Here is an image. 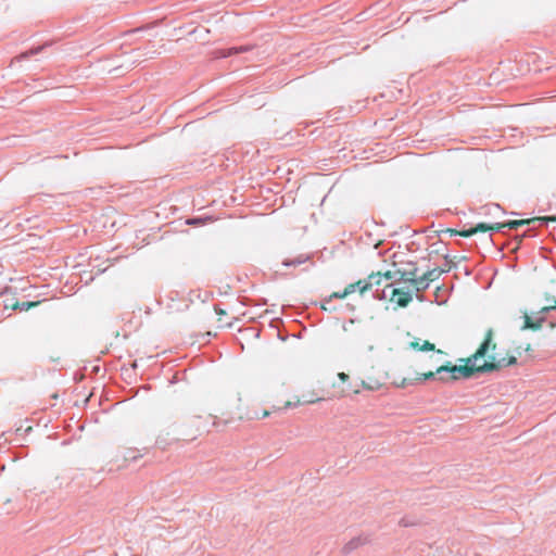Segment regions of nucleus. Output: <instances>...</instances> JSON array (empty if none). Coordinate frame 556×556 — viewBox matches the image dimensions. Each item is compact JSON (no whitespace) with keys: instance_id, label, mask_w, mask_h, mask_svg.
Returning <instances> with one entry per match:
<instances>
[{"instance_id":"nucleus-10","label":"nucleus","mask_w":556,"mask_h":556,"mask_svg":"<svg viewBox=\"0 0 556 556\" xmlns=\"http://www.w3.org/2000/svg\"><path fill=\"white\" fill-rule=\"evenodd\" d=\"M488 230H495L496 231V224L495 225H488V224H483V223H480L478 224L476 227L473 228H470V229H467V230H462L459 232H457L459 236L462 237H471L472 235L477 233L478 231H488Z\"/></svg>"},{"instance_id":"nucleus-3","label":"nucleus","mask_w":556,"mask_h":556,"mask_svg":"<svg viewBox=\"0 0 556 556\" xmlns=\"http://www.w3.org/2000/svg\"><path fill=\"white\" fill-rule=\"evenodd\" d=\"M488 361H485L482 365L479 366V370L482 372H491L494 370H498L503 367H507L510 365H515L517 363V358L515 356H510L508 358L497 357L495 354H486Z\"/></svg>"},{"instance_id":"nucleus-9","label":"nucleus","mask_w":556,"mask_h":556,"mask_svg":"<svg viewBox=\"0 0 556 556\" xmlns=\"http://www.w3.org/2000/svg\"><path fill=\"white\" fill-rule=\"evenodd\" d=\"M407 271H402L400 269L396 270H388L382 274V280H391L392 282L387 285V287H392L393 283L405 281Z\"/></svg>"},{"instance_id":"nucleus-28","label":"nucleus","mask_w":556,"mask_h":556,"mask_svg":"<svg viewBox=\"0 0 556 556\" xmlns=\"http://www.w3.org/2000/svg\"><path fill=\"white\" fill-rule=\"evenodd\" d=\"M545 300L547 302V305H551V304H553V301H556V299L551 298V296H546Z\"/></svg>"},{"instance_id":"nucleus-11","label":"nucleus","mask_w":556,"mask_h":556,"mask_svg":"<svg viewBox=\"0 0 556 556\" xmlns=\"http://www.w3.org/2000/svg\"><path fill=\"white\" fill-rule=\"evenodd\" d=\"M357 291V288L354 283L348 285L342 292H333L328 299H325V302L328 303L332 299H345L348 295Z\"/></svg>"},{"instance_id":"nucleus-14","label":"nucleus","mask_w":556,"mask_h":556,"mask_svg":"<svg viewBox=\"0 0 556 556\" xmlns=\"http://www.w3.org/2000/svg\"><path fill=\"white\" fill-rule=\"evenodd\" d=\"M306 260H307L306 257L301 255L293 260L287 258L282 262V264L285 266H296V265L303 264L304 262H306Z\"/></svg>"},{"instance_id":"nucleus-17","label":"nucleus","mask_w":556,"mask_h":556,"mask_svg":"<svg viewBox=\"0 0 556 556\" xmlns=\"http://www.w3.org/2000/svg\"><path fill=\"white\" fill-rule=\"evenodd\" d=\"M35 305H37L36 302H23L21 304H16L14 306V309L18 308L20 311H27V309H29L30 307H33Z\"/></svg>"},{"instance_id":"nucleus-23","label":"nucleus","mask_w":556,"mask_h":556,"mask_svg":"<svg viewBox=\"0 0 556 556\" xmlns=\"http://www.w3.org/2000/svg\"><path fill=\"white\" fill-rule=\"evenodd\" d=\"M220 425H227V421H222L219 418L215 417L214 420H213V426L214 427H219Z\"/></svg>"},{"instance_id":"nucleus-15","label":"nucleus","mask_w":556,"mask_h":556,"mask_svg":"<svg viewBox=\"0 0 556 556\" xmlns=\"http://www.w3.org/2000/svg\"><path fill=\"white\" fill-rule=\"evenodd\" d=\"M435 377L438 378L437 370L435 371H429V372H425V374L419 375L416 378V381H417V383H420V382H424L426 380L435 379Z\"/></svg>"},{"instance_id":"nucleus-12","label":"nucleus","mask_w":556,"mask_h":556,"mask_svg":"<svg viewBox=\"0 0 556 556\" xmlns=\"http://www.w3.org/2000/svg\"><path fill=\"white\" fill-rule=\"evenodd\" d=\"M410 346L414 350H418V351H433L434 350V344L430 343L429 341H424L421 344L419 341H414L410 343Z\"/></svg>"},{"instance_id":"nucleus-26","label":"nucleus","mask_w":556,"mask_h":556,"mask_svg":"<svg viewBox=\"0 0 556 556\" xmlns=\"http://www.w3.org/2000/svg\"><path fill=\"white\" fill-rule=\"evenodd\" d=\"M323 399L318 397V399H311V400H305L303 401L304 404H313V403H316L318 401H321Z\"/></svg>"},{"instance_id":"nucleus-25","label":"nucleus","mask_w":556,"mask_h":556,"mask_svg":"<svg viewBox=\"0 0 556 556\" xmlns=\"http://www.w3.org/2000/svg\"><path fill=\"white\" fill-rule=\"evenodd\" d=\"M338 377L343 382H345L349 379V375H346L345 372H339Z\"/></svg>"},{"instance_id":"nucleus-5","label":"nucleus","mask_w":556,"mask_h":556,"mask_svg":"<svg viewBox=\"0 0 556 556\" xmlns=\"http://www.w3.org/2000/svg\"><path fill=\"white\" fill-rule=\"evenodd\" d=\"M416 273H417L416 267H414L412 270H408L405 281L410 282L417 292L425 291L426 289H428L430 283L427 281V279L424 276L416 277Z\"/></svg>"},{"instance_id":"nucleus-27","label":"nucleus","mask_w":556,"mask_h":556,"mask_svg":"<svg viewBox=\"0 0 556 556\" xmlns=\"http://www.w3.org/2000/svg\"><path fill=\"white\" fill-rule=\"evenodd\" d=\"M270 415V413L268 410H263L262 415L261 416H257L256 418H266Z\"/></svg>"},{"instance_id":"nucleus-1","label":"nucleus","mask_w":556,"mask_h":556,"mask_svg":"<svg viewBox=\"0 0 556 556\" xmlns=\"http://www.w3.org/2000/svg\"><path fill=\"white\" fill-rule=\"evenodd\" d=\"M494 331L492 328L488 329L484 340L471 356L460 359L465 362V365H442L437 368L438 380L442 382H448L458 380L459 378H469L475 372H481L478 368L480 365H477V361L479 358L485 357L490 350L494 351L496 349V343L493 341Z\"/></svg>"},{"instance_id":"nucleus-6","label":"nucleus","mask_w":556,"mask_h":556,"mask_svg":"<svg viewBox=\"0 0 556 556\" xmlns=\"http://www.w3.org/2000/svg\"><path fill=\"white\" fill-rule=\"evenodd\" d=\"M391 300L396 302V304L401 307H406L409 302L413 300L412 293L409 291H403L401 289H392Z\"/></svg>"},{"instance_id":"nucleus-24","label":"nucleus","mask_w":556,"mask_h":556,"mask_svg":"<svg viewBox=\"0 0 556 556\" xmlns=\"http://www.w3.org/2000/svg\"><path fill=\"white\" fill-rule=\"evenodd\" d=\"M545 315V314H542ZM545 321V316L539 317L535 321H533L534 325H540V328L542 327V324Z\"/></svg>"},{"instance_id":"nucleus-18","label":"nucleus","mask_w":556,"mask_h":556,"mask_svg":"<svg viewBox=\"0 0 556 556\" xmlns=\"http://www.w3.org/2000/svg\"><path fill=\"white\" fill-rule=\"evenodd\" d=\"M416 383H417L416 378L415 379L403 378L402 381L400 383H397L396 386L399 388H406L407 386H413Z\"/></svg>"},{"instance_id":"nucleus-13","label":"nucleus","mask_w":556,"mask_h":556,"mask_svg":"<svg viewBox=\"0 0 556 556\" xmlns=\"http://www.w3.org/2000/svg\"><path fill=\"white\" fill-rule=\"evenodd\" d=\"M444 270L439 268H433L425 273L422 276L427 279V281L430 283L431 281L437 280Z\"/></svg>"},{"instance_id":"nucleus-16","label":"nucleus","mask_w":556,"mask_h":556,"mask_svg":"<svg viewBox=\"0 0 556 556\" xmlns=\"http://www.w3.org/2000/svg\"><path fill=\"white\" fill-rule=\"evenodd\" d=\"M522 329L539 330L540 329V325H534L533 320L531 319V317L528 316V315H525V325H523Z\"/></svg>"},{"instance_id":"nucleus-22","label":"nucleus","mask_w":556,"mask_h":556,"mask_svg":"<svg viewBox=\"0 0 556 556\" xmlns=\"http://www.w3.org/2000/svg\"><path fill=\"white\" fill-rule=\"evenodd\" d=\"M155 443H156V445H157L159 447H161V448H163V450H164V448L166 447V445H167V443L165 442V440H163L161 437H159V438L156 439V442H155Z\"/></svg>"},{"instance_id":"nucleus-7","label":"nucleus","mask_w":556,"mask_h":556,"mask_svg":"<svg viewBox=\"0 0 556 556\" xmlns=\"http://www.w3.org/2000/svg\"><path fill=\"white\" fill-rule=\"evenodd\" d=\"M250 50H251V46L232 47V48H227V49H218L214 52V55L217 59H225V58L231 56L233 54L248 52Z\"/></svg>"},{"instance_id":"nucleus-29","label":"nucleus","mask_w":556,"mask_h":556,"mask_svg":"<svg viewBox=\"0 0 556 556\" xmlns=\"http://www.w3.org/2000/svg\"><path fill=\"white\" fill-rule=\"evenodd\" d=\"M377 298H379V299H384V298H386L384 291L382 292V295H381V296L377 295Z\"/></svg>"},{"instance_id":"nucleus-20","label":"nucleus","mask_w":556,"mask_h":556,"mask_svg":"<svg viewBox=\"0 0 556 556\" xmlns=\"http://www.w3.org/2000/svg\"><path fill=\"white\" fill-rule=\"evenodd\" d=\"M555 309H556V301H553V304L543 306L540 309V314H547V313H549L552 311H555Z\"/></svg>"},{"instance_id":"nucleus-21","label":"nucleus","mask_w":556,"mask_h":556,"mask_svg":"<svg viewBox=\"0 0 556 556\" xmlns=\"http://www.w3.org/2000/svg\"><path fill=\"white\" fill-rule=\"evenodd\" d=\"M299 404H300L299 400H296L295 402L288 401V402L285 403V405H283V407L281 409L293 408V407H296Z\"/></svg>"},{"instance_id":"nucleus-4","label":"nucleus","mask_w":556,"mask_h":556,"mask_svg":"<svg viewBox=\"0 0 556 556\" xmlns=\"http://www.w3.org/2000/svg\"><path fill=\"white\" fill-rule=\"evenodd\" d=\"M382 282V274L381 273H372L366 279H361L355 282L357 291L361 294H364L366 291L371 290L374 287H377L376 292L379 291L378 287Z\"/></svg>"},{"instance_id":"nucleus-19","label":"nucleus","mask_w":556,"mask_h":556,"mask_svg":"<svg viewBox=\"0 0 556 556\" xmlns=\"http://www.w3.org/2000/svg\"><path fill=\"white\" fill-rule=\"evenodd\" d=\"M362 387L369 391H376L380 388V384L378 382L375 383H367L365 381H362Z\"/></svg>"},{"instance_id":"nucleus-2","label":"nucleus","mask_w":556,"mask_h":556,"mask_svg":"<svg viewBox=\"0 0 556 556\" xmlns=\"http://www.w3.org/2000/svg\"><path fill=\"white\" fill-rule=\"evenodd\" d=\"M549 220H556L554 217H533V218H527V219H520V220H509L506 223H497L496 224V231H502L503 228H508L509 230H517L521 226H530V227H541L544 225H547Z\"/></svg>"},{"instance_id":"nucleus-8","label":"nucleus","mask_w":556,"mask_h":556,"mask_svg":"<svg viewBox=\"0 0 556 556\" xmlns=\"http://www.w3.org/2000/svg\"><path fill=\"white\" fill-rule=\"evenodd\" d=\"M368 542L367 536L358 535L355 538H352L349 542H346L342 547L343 554H350L353 551L357 549L358 547L365 545Z\"/></svg>"}]
</instances>
